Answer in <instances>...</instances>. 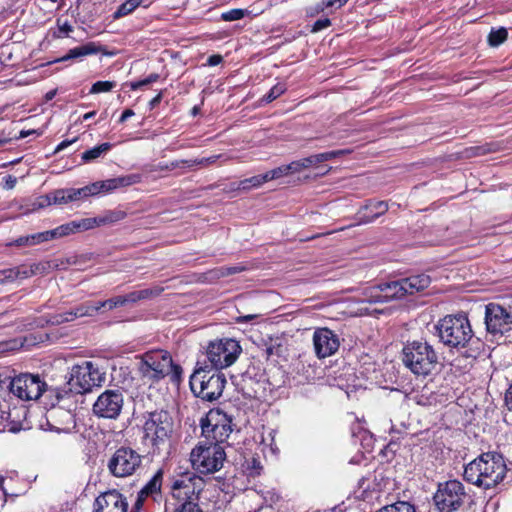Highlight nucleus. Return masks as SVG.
<instances>
[{
	"label": "nucleus",
	"instance_id": "obj_46",
	"mask_svg": "<svg viewBox=\"0 0 512 512\" xmlns=\"http://www.w3.org/2000/svg\"><path fill=\"white\" fill-rule=\"evenodd\" d=\"M241 270V268L239 267H229V268H221V269H217V270H214V271H211L210 272V275H211V278H220V277H223L225 275H229V274H235L237 272H239Z\"/></svg>",
	"mask_w": 512,
	"mask_h": 512
},
{
	"label": "nucleus",
	"instance_id": "obj_22",
	"mask_svg": "<svg viewBox=\"0 0 512 512\" xmlns=\"http://www.w3.org/2000/svg\"><path fill=\"white\" fill-rule=\"evenodd\" d=\"M102 50H103V48L101 45H98L95 42H88L84 45L70 49L65 56L59 58L58 60H56V62H62V61H67V60H71V59L82 58V57L88 56V55H94L99 52H102Z\"/></svg>",
	"mask_w": 512,
	"mask_h": 512
},
{
	"label": "nucleus",
	"instance_id": "obj_4",
	"mask_svg": "<svg viewBox=\"0 0 512 512\" xmlns=\"http://www.w3.org/2000/svg\"><path fill=\"white\" fill-rule=\"evenodd\" d=\"M430 283L431 279L428 275L419 274L373 286L366 290L365 295L370 303H385L421 292Z\"/></svg>",
	"mask_w": 512,
	"mask_h": 512
},
{
	"label": "nucleus",
	"instance_id": "obj_47",
	"mask_svg": "<svg viewBox=\"0 0 512 512\" xmlns=\"http://www.w3.org/2000/svg\"><path fill=\"white\" fill-rule=\"evenodd\" d=\"M58 24V33H54V37L61 38L63 36H68L70 32L73 31V27L65 21L64 23H61L60 20L57 21Z\"/></svg>",
	"mask_w": 512,
	"mask_h": 512
},
{
	"label": "nucleus",
	"instance_id": "obj_34",
	"mask_svg": "<svg viewBox=\"0 0 512 512\" xmlns=\"http://www.w3.org/2000/svg\"><path fill=\"white\" fill-rule=\"evenodd\" d=\"M285 91V88L283 85L281 84H277L275 86H273L269 92L267 94H265L261 100L258 102L259 103H270L272 102L273 100H275L276 98H278L281 94H283Z\"/></svg>",
	"mask_w": 512,
	"mask_h": 512
},
{
	"label": "nucleus",
	"instance_id": "obj_12",
	"mask_svg": "<svg viewBox=\"0 0 512 512\" xmlns=\"http://www.w3.org/2000/svg\"><path fill=\"white\" fill-rule=\"evenodd\" d=\"M143 456L130 447L118 448L108 461L109 472L117 478L135 474L142 466Z\"/></svg>",
	"mask_w": 512,
	"mask_h": 512
},
{
	"label": "nucleus",
	"instance_id": "obj_26",
	"mask_svg": "<svg viewBox=\"0 0 512 512\" xmlns=\"http://www.w3.org/2000/svg\"><path fill=\"white\" fill-rule=\"evenodd\" d=\"M111 149L110 143H102L98 146L93 147L92 149L86 150L82 153L81 159L83 162L88 163L93 160L100 158L103 154L108 152Z\"/></svg>",
	"mask_w": 512,
	"mask_h": 512
},
{
	"label": "nucleus",
	"instance_id": "obj_13",
	"mask_svg": "<svg viewBox=\"0 0 512 512\" xmlns=\"http://www.w3.org/2000/svg\"><path fill=\"white\" fill-rule=\"evenodd\" d=\"M172 358L167 351L155 350L141 356L139 371L144 378L157 381L169 374Z\"/></svg>",
	"mask_w": 512,
	"mask_h": 512
},
{
	"label": "nucleus",
	"instance_id": "obj_33",
	"mask_svg": "<svg viewBox=\"0 0 512 512\" xmlns=\"http://www.w3.org/2000/svg\"><path fill=\"white\" fill-rule=\"evenodd\" d=\"M68 190V196L67 198L72 201H76L82 197H87V196H90V195H93L92 194V188H91V184L90 185H87L85 187H82V188H79V189H67Z\"/></svg>",
	"mask_w": 512,
	"mask_h": 512
},
{
	"label": "nucleus",
	"instance_id": "obj_30",
	"mask_svg": "<svg viewBox=\"0 0 512 512\" xmlns=\"http://www.w3.org/2000/svg\"><path fill=\"white\" fill-rule=\"evenodd\" d=\"M507 36L508 32L505 28L492 29L488 35V43L492 47H497L507 39Z\"/></svg>",
	"mask_w": 512,
	"mask_h": 512
},
{
	"label": "nucleus",
	"instance_id": "obj_18",
	"mask_svg": "<svg viewBox=\"0 0 512 512\" xmlns=\"http://www.w3.org/2000/svg\"><path fill=\"white\" fill-rule=\"evenodd\" d=\"M313 346L318 358L329 357L339 349V337L328 328H317L313 333Z\"/></svg>",
	"mask_w": 512,
	"mask_h": 512
},
{
	"label": "nucleus",
	"instance_id": "obj_5",
	"mask_svg": "<svg viewBox=\"0 0 512 512\" xmlns=\"http://www.w3.org/2000/svg\"><path fill=\"white\" fill-rule=\"evenodd\" d=\"M142 442L145 446L160 450L172 437L174 432V419L166 410L146 412L142 416Z\"/></svg>",
	"mask_w": 512,
	"mask_h": 512
},
{
	"label": "nucleus",
	"instance_id": "obj_36",
	"mask_svg": "<svg viewBox=\"0 0 512 512\" xmlns=\"http://www.w3.org/2000/svg\"><path fill=\"white\" fill-rule=\"evenodd\" d=\"M498 146L496 144L490 143V144H484L476 147L470 148V155L473 156H480V155H486L492 152L497 151Z\"/></svg>",
	"mask_w": 512,
	"mask_h": 512
},
{
	"label": "nucleus",
	"instance_id": "obj_8",
	"mask_svg": "<svg viewBox=\"0 0 512 512\" xmlns=\"http://www.w3.org/2000/svg\"><path fill=\"white\" fill-rule=\"evenodd\" d=\"M225 459L224 447L206 440H201L190 454L192 467L201 474L219 471L223 467Z\"/></svg>",
	"mask_w": 512,
	"mask_h": 512
},
{
	"label": "nucleus",
	"instance_id": "obj_63",
	"mask_svg": "<svg viewBox=\"0 0 512 512\" xmlns=\"http://www.w3.org/2000/svg\"><path fill=\"white\" fill-rule=\"evenodd\" d=\"M46 240L50 241L53 239L61 238L60 232L58 230V227L52 230L45 231Z\"/></svg>",
	"mask_w": 512,
	"mask_h": 512
},
{
	"label": "nucleus",
	"instance_id": "obj_37",
	"mask_svg": "<svg viewBox=\"0 0 512 512\" xmlns=\"http://www.w3.org/2000/svg\"><path fill=\"white\" fill-rule=\"evenodd\" d=\"M78 317H79V315L76 314V310H75V308H73L67 312L56 314L53 317L52 323L61 324L64 322L73 321L74 319H76Z\"/></svg>",
	"mask_w": 512,
	"mask_h": 512
},
{
	"label": "nucleus",
	"instance_id": "obj_50",
	"mask_svg": "<svg viewBox=\"0 0 512 512\" xmlns=\"http://www.w3.org/2000/svg\"><path fill=\"white\" fill-rule=\"evenodd\" d=\"M58 230L62 237L70 235L76 232V221H72L70 223H66L58 226Z\"/></svg>",
	"mask_w": 512,
	"mask_h": 512
},
{
	"label": "nucleus",
	"instance_id": "obj_25",
	"mask_svg": "<svg viewBox=\"0 0 512 512\" xmlns=\"http://www.w3.org/2000/svg\"><path fill=\"white\" fill-rule=\"evenodd\" d=\"M144 3V0H126L113 13V19L117 20L133 13Z\"/></svg>",
	"mask_w": 512,
	"mask_h": 512
},
{
	"label": "nucleus",
	"instance_id": "obj_15",
	"mask_svg": "<svg viewBox=\"0 0 512 512\" xmlns=\"http://www.w3.org/2000/svg\"><path fill=\"white\" fill-rule=\"evenodd\" d=\"M41 429L56 433H70L76 427L75 415L70 408L53 405L40 421Z\"/></svg>",
	"mask_w": 512,
	"mask_h": 512
},
{
	"label": "nucleus",
	"instance_id": "obj_54",
	"mask_svg": "<svg viewBox=\"0 0 512 512\" xmlns=\"http://www.w3.org/2000/svg\"><path fill=\"white\" fill-rule=\"evenodd\" d=\"M93 223L98 224V221H95V218L94 219H82L81 221H76V231L91 229L93 227Z\"/></svg>",
	"mask_w": 512,
	"mask_h": 512
},
{
	"label": "nucleus",
	"instance_id": "obj_55",
	"mask_svg": "<svg viewBox=\"0 0 512 512\" xmlns=\"http://www.w3.org/2000/svg\"><path fill=\"white\" fill-rule=\"evenodd\" d=\"M10 245H14L17 247L32 246L31 237L30 235L20 236L13 242H11Z\"/></svg>",
	"mask_w": 512,
	"mask_h": 512
},
{
	"label": "nucleus",
	"instance_id": "obj_38",
	"mask_svg": "<svg viewBox=\"0 0 512 512\" xmlns=\"http://www.w3.org/2000/svg\"><path fill=\"white\" fill-rule=\"evenodd\" d=\"M262 506L272 507L279 500V495L274 490L261 491Z\"/></svg>",
	"mask_w": 512,
	"mask_h": 512
},
{
	"label": "nucleus",
	"instance_id": "obj_14",
	"mask_svg": "<svg viewBox=\"0 0 512 512\" xmlns=\"http://www.w3.org/2000/svg\"><path fill=\"white\" fill-rule=\"evenodd\" d=\"M47 384L38 374L23 373L9 381V391L22 401L37 400Z\"/></svg>",
	"mask_w": 512,
	"mask_h": 512
},
{
	"label": "nucleus",
	"instance_id": "obj_61",
	"mask_svg": "<svg viewBox=\"0 0 512 512\" xmlns=\"http://www.w3.org/2000/svg\"><path fill=\"white\" fill-rule=\"evenodd\" d=\"M101 308H105L108 310V304H106V300L98 301V302H91V311H92L93 315L96 312H98Z\"/></svg>",
	"mask_w": 512,
	"mask_h": 512
},
{
	"label": "nucleus",
	"instance_id": "obj_29",
	"mask_svg": "<svg viewBox=\"0 0 512 512\" xmlns=\"http://www.w3.org/2000/svg\"><path fill=\"white\" fill-rule=\"evenodd\" d=\"M318 163H321L318 154L311 155L309 157L291 162L294 173L314 166Z\"/></svg>",
	"mask_w": 512,
	"mask_h": 512
},
{
	"label": "nucleus",
	"instance_id": "obj_58",
	"mask_svg": "<svg viewBox=\"0 0 512 512\" xmlns=\"http://www.w3.org/2000/svg\"><path fill=\"white\" fill-rule=\"evenodd\" d=\"M30 237H31L32 246L43 243V242H47L46 236H45V231L31 234Z\"/></svg>",
	"mask_w": 512,
	"mask_h": 512
},
{
	"label": "nucleus",
	"instance_id": "obj_35",
	"mask_svg": "<svg viewBox=\"0 0 512 512\" xmlns=\"http://www.w3.org/2000/svg\"><path fill=\"white\" fill-rule=\"evenodd\" d=\"M498 146L496 144L490 143V144H484L476 147L470 148V155L473 156H480V155H486L492 152L497 151Z\"/></svg>",
	"mask_w": 512,
	"mask_h": 512
},
{
	"label": "nucleus",
	"instance_id": "obj_17",
	"mask_svg": "<svg viewBox=\"0 0 512 512\" xmlns=\"http://www.w3.org/2000/svg\"><path fill=\"white\" fill-rule=\"evenodd\" d=\"M485 324L489 333L502 336L512 329V313L499 304L489 303L485 310Z\"/></svg>",
	"mask_w": 512,
	"mask_h": 512
},
{
	"label": "nucleus",
	"instance_id": "obj_64",
	"mask_svg": "<svg viewBox=\"0 0 512 512\" xmlns=\"http://www.w3.org/2000/svg\"><path fill=\"white\" fill-rule=\"evenodd\" d=\"M505 404L509 410H512V383L505 393Z\"/></svg>",
	"mask_w": 512,
	"mask_h": 512
},
{
	"label": "nucleus",
	"instance_id": "obj_16",
	"mask_svg": "<svg viewBox=\"0 0 512 512\" xmlns=\"http://www.w3.org/2000/svg\"><path fill=\"white\" fill-rule=\"evenodd\" d=\"M124 404L123 394L119 390H106L100 394L93 405V413L99 418L117 419Z\"/></svg>",
	"mask_w": 512,
	"mask_h": 512
},
{
	"label": "nucleus",
	"instance_id": "obj_24",
	"mask_svg": "<svg viewBox=\"0 0 512 512\" xmlns=\"http://www.w3.org/2000/svg\"><path fill=\"white\" fill-rule=\"evenodd\" d=\"M34 275L48 274L52 270H64L65 265L63 260H50L39 263L31 264Z\"/></svg>",
	"mask_w": 512,
	"mask_h": 512
},
{
	"label": "nucleus",
	"instance_id": "obj_1",
	"mask_svg": "<svg viewBox=\"0 0 512 512\" xmlns=\"http://www.w3.org/2000/svg\"><path fill=\"white\" fill-rule=\"evenodd\" d=\"M67 382L55 390L58 403L76 404V397L89 393L95 387H101L106 381V373L91 361L73 365Z\"/></svg>",
	"mask_w": 512,
	"mask_h": 512
},
{
	"label": "nucleus",
	"instance_id": "obj_19",
	"mask_svg": "<svg viewBox=\"0 0 512 512\" xmlns=\"http://www.w3.org/2000/svg\"><path fill=\"white\" fill-rule=\"evenodd\" d=\"M126 497L113 489L101 493L93 503V512H127Z\"/></svg>",
	"mask_w": 512,
	"mask_h": 512
},
{
	"label": "nucleus",
	"instance_id": "obj_40",
	"mask_svg": "<svg viewBox=\"0 0 512 512\" xmlns=\"http://www.w3.org/2000/svg\"><path fill=\"white\" fill-rule=\"evenodd\" d=\"M290 173H294L291 163L270 170V178L278 179Z\"/></svg>",
	"mask_w": 512,
	"mask_h": 512
},
{
	"label": "nucleus",
	"instance_id": "obj_56",
	"mask_svg": "<svg viewBox=\"0 0 512 512\" xmlns=\"http://www.w3.org/2000/svg\"><path fill=\"white\" fill-rule=\"evenodd\" d=\"M51 204H53L52 203L51 194H47V195L39 197L37 202L35 203L37 208H44V207L49 206Z\"/></svg>",
	"mask_w": 512,
	"mask_h": 512
},
{
	"label": "nucleus",
	"instance_id": "obj_41",
	"mask_svg": "<svg viewBox=\"0 0 512 512\" xmlns=\"http://www.w3.org/2000/svg\"><path fill=\"white\" fill-rule=\"evenodd\" d=\"M349 153H350V150H348V149H340V150H333V151L320 153V154H318V157L320 159V162H324V161L331 160L333 158L341 157V156L349 154Z\"/></svg>",
	"mask_w": 512,
	"mask_h": 512
},
{
	"label": "nucleus",
	"instance_id": "obj_43",
	"mask_svg": "<svg viewBox=\"0 0 512 512\" xmlns=\"http://www.w3.org/2000/svg\"><path fill=\"white\" fill-rule=\"evenodd\" d=\"M245 14L242 9H232L221 14V19L224 21H235L241 19Z\"/></svg>",
	"mask_w": 512,
	"mask_h": 512
},
{
	"label": "nucleus",
	"instance_id": "obj_2",
	"mask_svg": "<svg viewBox=\"0 0 512 512\" xmlns=\"http://www.w3.org/2000/svg\"><path fill=\"white\" fill-rule=\"evenodd\" d=\"M507 466L503 456L496 452L481 454L464 468V479L485 490L499 485L505 479Z\"/></svg>",
	"mask_w": 512,
	"mask_h": 512
},
{
	"label": "nucleus",
	"instance_id": "obj_28",
	"mask_svg": "<svg viewBox=\"0 0 512 512\" xmlns=\"http://www.w3.org/2000/svg\"><path fill=\"white\" fill-rule=\"evenodd\" d=\"M126 217V213L121 210L108 211L105 215L95 218L98 221V225L110 224L123 220Z\"/></svg>",
	"mask_w": 512,
	"mask_h": 512
},
{
	"label": "nucleus",
	"instance_id": "obj_42",
	"mask_svg": "<svg viewBox=\"0 0 512 512\" xmlns=\"http://www.w3.org/2000/svg\"><path fill=\"white\" fill-rule=\"evenodd\" d=\"M14 269H15V274H16V280L17 279H26L31 276H34L31 265L22 264L17 267H14Z\"/></svg>",
	"mask_w": 512,
	"mask_h": 512
},
{
	"label": "nucleus",
	"instance_id": "obj_53",
	"mask_svg": "<svg viewBox=\"0 0 512 512\" xmlns=\"http://www.w3.org/2000/svg\"><path fill=\"white\" fill-rule=\"evenodd\" d=\"M331 25V21L329 18L318 19L312 26V32H319Z\"/></svg>",
	"mask_w": 512,
	"mask_h": 512
},
{
	"label": "nucleus",
	"instance_id": "obj_3",
	"mask_svg": "<svg viewBox=\"0 0 512 512\" xmlns=\"http://www.w3.org/2000/svg\"><path fill=\"white\" fill-rule=\"evenodd\" d=\"M401 359L404 366L417 377L432 376L441 367L437 351L425 340H413L404 344Z\"/></svg>",
	"mask_w": 512,
	"mask_h": 512
},
{
	"label": "nucleus",
	"instance_id": "obj_60",
	"mask_svg": "<svg viewBox=\"0 0 512 512\" xmlns=\"http://www.w3.org/2000/svg\"><path fill=\"white\" fill-rule=\"evenodd\" d=\"M255 185H256L255 177H251L249 179H245V180L241 181L239 184V189L247 190L250 187H253Z\"/></svg>",
	"mask_w": 512,
	"mask_h": 512
},
{
	"label": "nucleus",
	"instance_id": "obj_52",
	"mask_svg": "<svg viewBox=\"0 0 512 512\" xmlns=\"http://www.w3.org/2000/svg\"><path fill=\"white\" fill-rule=\"evenodd\" d=\"M106 304H108V310H113L114 308L125 306L122 295L107 299Z\"/></svg>",
	"mask_w": 512,
	"mask_h": 512
},
{
	"label": "nucleus",
	"instance_id": "obj_9",
	"mask_svg": "<svg viewBox=\"0 0 512 512\" xmlns=\"http://www.w3.org/2000/svg\"><path fill=\"white\" fill-rule=\"evenodd\" d=\"M232 416L220 409H211L201 420V429L204 440L222 445L233 432Z\"/></svg>",
	"mask_w": 512,
	"mask_h": 512
},
{
	"label": "nucleus",
	"instance_id": "obj_27",
	"mask_svg": "<svg viewBox=\"0 0 512 512\" xmlns=\"http://www.w3.org/2000/svg\"><path fill=\"white\" fill-rule=\"evenodd\" d=\"M377 512H416L414 505L406 501H397L381 508Z\"/></svg>",
	"mask_w": 512,
	"mask_h": 512
},
{
	"label": "nucleus",
	"instance_id": "obj_57",
	"mask_svg": "<svg viewBox=\"0 0 512 512\" xmlns=\"http://www.w3.org/2000/svg\"><path fill=\"white\" fill-rule=\"evenodd\" d=\"M122 297H123L124 305L135 304V303L139 302L137 291H132L126 295H122Z\"/></svg>",
	"mask_w": 512,
	"mask_h": 512
},
{
	"label": "nucleus",
	"instance_id": "obj_39",
	"mask_svg": "<svg viewBox=\"0 0 512 512\" xmlns=\"http://www.w3.org/2000/svg\"><path fill=\"white\" fill-rule=\"evenodd\" d=\"M50 194L52 197L53 204H66L68 202H71V200L67 198V196L69 195L67 189H59Z\"/></svg>",
	"mask_w": 512,
	"mask_h": 512
},
{
	"label": "nucleus",
	"instance_id": "obj_10",
	"mask_svg": "<svg viewBox=\"0 0 512 512\" xmlns=\"http://www.w3.org/2000/svg\"><path fill=\"white\" fill-rule=\"evenodd\" d=\"M240 353L241 346L234 339L223 338L211 341L206 348L208 366L214 370L227 368L237 360Z\"/></svg>",
	"mask_w": 512,
	"mask_h": 512
},
{
	"label": "nucleus",
	"instance_id": "obj_20",
	"mask_svg": "<svg viewBox=\"0 0 512 512\" xmlns=\"http://www.w3.org/2000/svg\"><path fill=\"white\" fill-rule=\"evenodd\" d=\"M141 175L129 174L116 178L107 179L104 181H97L91 184L92 194L97 195L99 193H108L114 191L120 187H127L137 183H140Z\"/></svg>",
	"mask_w": 512,
	"mask_h": 512
},
{
	"label": "nucleus",
	"instance_id": "obj_59",
	"mask_svg": "<svg viewBox=\"0 0 512 512\" xmlns=\"http://www.w3.org/2000/svg\"><path fill=\"white\" fill-rule=\"evenodd\" d=\"M16 183H17L16 177H14L12 175H8L5 177L2 187H3V189L10 190L15 187Z\"/></svg>",
	"mask_w": 512,
	"mask_h": 512
},
{
	"label": "nucleus",
	"instance_id": "obj_45",
	"mask_svg": "<svg viewBox=\"0 0 512 512\" xmlns=\"http://www.w3.org/2000/svg\"><path fill=\"white\" fill-rule=\"evenodd\" d=\"M16 280L14 267L0 270V284L10 283Z\"/></svg>",
	"mask_w": 512,
	"mask_h": 512
},
{
	"label": "nucleus",
	"instance_id": "obj_21",
	"mask_svg": "<svg viewBox=\"0 0 512 512\" xmlns=\"http://www.w3.org/2000/svg\"><path fill=\"white\" fill-rule=\"evenodd\" d=\"M388 211V203L385 201L368 200L357 213L359 224H368Z\"/></svg>",
	"mask_w": 512,
	"mask_h": 512
},
{
	"label": "nucleus",
	"instance_id": "obj_44",
	"mask_svg": "<svg viewBox=\"0 0 512 512\" xmlns=\"http://www.w3.org/2000/svg\"><path fill=\"white\" fill-rule=\"evenodd\" d=\"M269 436L271 437L270 443H267V441L264 437L262 438L261 443H260L261 445H263L262 452L265 457H267V449L273 456H276L278 453V448L273 445L274 438L272 436V431L269 432Z\"/></svg>",
	"mask_w": 512,
	"mask_h": 512
},
{
	"label": "nucleus",
	"instance_id": "obj_11",
	"mask_svg": "<svg viewBox=\"0 0 512 512\" xmlns=\"http://www.w3.org/2000/svg\"><path fill=\"white\" fill-rule=\"evenodd\" d=\"M466 498L464 485L458 480H449L438 485L434 502L440 512H454L464 504Z\"/></svg>",
	"mask_w": 512,
	"mask_h": 512
},
{
	"label": "nucleus",
	"instance_id": "obj_7",
	"mask_svg": "<svg viewBox=\"0 0 512 512\" xmlns=\"http://www.w3.org/2000/svg\"><path fill=\"white\" fill-rule=\"evenodd\" d=\"M209 366L197 367L190 377V388L196 397L206 401L218 399L226 385V378L219 370H208Z\"/></svg>",
	"mask_w": 512,
	"mask_h": 512
},
{
	"label": "nucleus",
	"instance_id": "obj_62",
	"mask_svg": "<svg viewBox=\"0 0 512 512\" xmlns=\"http://www.w3.org/2000/svg\"><path fill=\"white\" fill-rule=\"evenodd\" d=\"M337 2L335 0H322L321 3L317 5V12H322L325 8L332 7L336 5Z\"/></svg>",
	"mask_w": 512,
	"mask_h": 512
},
{
	"label": "nucleus",
	"instance_id": "obj_6",
	"mask_svg": "<svg viewBox=\"0 0 512 512\" xmlns=\"http://www.w3.org/2000/svg\"><path fill=\"white\" fill-rule=\"evenodd\" d=\"M440 342L451 348H464L473 340V331L465 314L447 315L435 325Z\"/></svg>",
	"mask_w": 512,
	"mask_h": 512
},
{
	"label": "nucleus",
	"instance_id": "obj_23",
	"mask_svg": "<svg viewBox=\"0 0 512 512\" xmlns=\"http://www.w3.org/2000/svg\"><path fill=\"white\" fill-rule=\"evenodd\" d=\"M163 472L158 470L154 476L146 483V485L138 492L140 497L147 498L148 496H154L160 493L162 486Z\"/></svg>",
	"mask_w": 512,
	"mask_h": 512
},
{
	"label": "nucleus",
	"instance_id": "obj_48",
	"mask_svg": "<svg viewBox=\"0 0 512 512\" xmlns=\"http://www.w3.org/2000/svg\"><path fill=\"white\" fill-rule=\"evenodd\" d=\"M174 512H201L198 505L191 501L182 503Z\"/></svg>",
	"mask_w": 512,
	"mask_h": 512
},
{
	"label": "nucleus",
	"instance_id": "obj_31",
	"mask_svg": "<svg viewBox=\"0 0 512 512\" xmlns=\"http://www.w3.org/2000/svg\"><path fill=\"white\" fill-rule=\"evenodd\" d=\"M116 87L115 81H97L95 82L89 91L90 94H98L103 92H109Z\"/></svg>",
	"mask_w": 512,
	"mask_h": 512
},
{
	"label": "nucleus",
	"instance_id": "obj_51",
	"mask_svg": "<svg viewBox=\"0 0 512 512\" xmlns=\"http://www.w3.org/2000/svg\"><path fill=\"white\" fill-rule=\"evenodd\" d=\"M76 314L79 315V317L83 316H93L91 311V302H85L80 304L75 308Z\"/></svg>",
	"mask_w": 512,
	"mask_h": 512
},
{
	"label": "nucleus",
	"instance_id": "obj_49",
	"mask_svg": "<svg viewBox=\"0 0 512 512\" xmlns=\"http://www.w3.org/2000/svg\"><path fill=\"white\" fill-rule=\"evenodd\" d=\"M182 368L181 366L174 364L172 362L171 368L169 370V374L171 375V381L175 383H179L182 377Z\"/></svg>",
	"mask_w": 512,
	"mask_h": 512
},
{
	"label": "nucleus",
	"instance_id": "obj_32",
	"mask_svg": "<svg viewBox=\"0 0 512 512\" xmlns=\"http://www.w3.org/2000/svg\"><path fill=\"white\" fill-rule=\"evenodd\" d=\"M163 291H164V288L161 286H154L151 288L138 290L137 291L138 299H139V301L152 299V298L159 296Z\"/></svg>",
	"mask_w": 512,
	"mask_h": 512
}]
</instances>
